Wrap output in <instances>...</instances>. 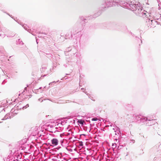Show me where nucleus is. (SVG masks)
I'll return each instance as SVG.
<instances>
[{"label":"nucleus","mask_w":161,"mask_h":161,"mask_svg":"<svg viewBox=\"0 0 161 161\" xmlns=\"http://www.w3.org/2000/svg\"><path fill=\"white\" fill-rule=\"evenodd\" d=\"M115 0L116 1L117 3L120 5H121L124 6L128 7L129 6L131 8L132 10L137 15L143 17H147L148 18V16L154 17L153 13L152 12L149 13L147 11L144 10L139 3L137 4H133L131 3L132 2L131 1V3H130L129 0Z\"/></svg>","instance_id":"obj_1"},{"label":"nucleus","mask_w":161,"mask_h":161,"mask_svg":"<svg viewBox=\"0 0 161 161\" xmlns=\"http://www.w3.org/2000/svg\"><path fill=\"white\" fill-rule=\"evenodd\" d=\"M19 106L20 107H19V106H15L14 108H13L11 110L10 113L11 114V115H12L13 116H14L17 114L18 109H20L21 108V107L22 109H26L29 107V105L28 104H27L25 106H23L22 107H21L20 106V105Z\"/></svg>","instance_id":"obj_2"},{"label":"nucleus","mask_w":161,"mask_h":161,"mask_svg":"<svg viewBox=\"0 0 161 161\" xmlns=\"http://www.w3.org/2000/svg\"><path fill=\"white\" fill-rule=\"evenodd\" d=\"M103 5V8H106L116 5L118 6V3H117V1L115 0V1H112L111 0H108L105 2Z\"/></svg>","instance_id":"obj_3"},{"label":"nucleus","mask_w":161,"mask_h":161,"mask_svg":"<svg viewBox=\"0 0 161 161\" xmlns=\"http://www.w3.org/2000/svg\"><path fill=\"white\" fill-rule=\"evenodd\" d=\"M51 142L52 144L51 145L52 146H55L58 145L59 141L56 138H54L52 139L51 140Z\"/></svg>","instance_id":"obj_4"},{"label":"nucleus","mask_w":161,"mask_h":161,"mask_svg":"<svg viewBox=\"0 0 161 161\" xmlns=\"http://www.w3.org/2000/svg\"><path fill=\"white\" fill-rule=\"evenodd\" d=\"M22 158L21 155H18L17 156H15L14 158H12L11 159V161H22L20 160Z\"/></svg>","instance_id":"obj_5"},{"label":"nucleus","mask_w":161,"mask_h":161,"mask_svg":"<svg viewBox=\"0 0 161 161\" xmlns=\"http://www.w3.org/2000/svg\"><path fill=\"white\" fill-rule=\"evenodd\" d=\"M136 119L137 120H140L141 122H144L145 121V120H146L147 119V118H141L140 116H137L136 117Z\"/></svg>","instance_id":"obj_6"},{"label":"nucleus","mask_w":161,"mask_h":161,"mask_svg":"<svg viewBox=\"0 0 161 161\" xmlns=\"http://www.w3.org/2000/svg\"><path fill=\"white\" fill-rule=\"evenodd\" d=\"M22 27L24 28L25 29V30L27 31L29 33H31L32 35H33V34L32 33V32H31V29H28L29 28V27L26 25L25 24H24L23 25H22Z\"/></svg>","instance_id":"obj_7"},{"label":"nucleus","mask_w":161,"mask_h":161,"mask_svg":"<svg viewBox=\"0 0 161 161\" xmlns=\"http://www.w3.org/2000/svg\"><path fill=\"white\" fill-rule=\"evenodd\" d=\"M6 30L3 29L2 30L0 31V35L2 37H4L5 36V33H6Z\"/></svg>","instance_id":"obj_8"},{"label":"nucleus","mask_w":161,"mask_h":161,"mask_svg":"<svg viewBox=\"0 0 161 161\" xmlns=\"http://www.w3.org/2000/svg\"><path fill=\"white\" fill-rule=\"evenodd\" d=\"M55 129H58L59 130H60V128L62 125L60 123L57 122L55 123Z\"/></svg>","instance_id":"obj_9"},{"label":"nucleus","mask_w":161,"mask_h":161,"mask_svg":"<svg viewBox=\"0 0 161 161\" xmlns=\"http://www.w3.org/2000/svg\"><path fill=\"white\" fill-rule=\"evenodd\" d=\"M13 117L12 115H11V113H8L7 114L4 116L3 120H6L8 118H11Z\"/></svg>","instance_id":"obj_10"},{"label":"nucleus","mask_w":161,"mask_h":161,"mask_svg":"<svg viewBox=\"0 0 161 161\" xmlns=\"http://www.w3.org/2000/svg\"><path fill=\"white\" fill-rule=\"evenodd\" d=\"M147 118V119L146 120H145V121H148V122L147 124H148V125L149 126L151 125H153L154 123H153V121H154V120L153 119H148Z\"/></svg>","instance_id":"obj_11"},{"label":"nucleus","mask_w":161,"mask_h":161,"mask_svg":"<svg viewBox=\"0 0 161 161\" xmlns=\"http://www.w3.org/2000/svg\"><path fill=\"white\" fill-rule=\"evenodd\" d=\"M83 130L86 131L87 132V133H89L90 132L91 129L89 128H88L86 126H84L83 127Z\"/></svg>","instance_id":"obj_12"},{"label":"nucleus","mask_w":161,"mask_h":161,"mask_svg":"<svg viewBox=\"0 0 161 161\" xmlns=\"http://www.w3.org/2000/svg\"><path fill=\"white\" fill-rule=\"evenodd\" d=\"M114 131L115 132V135H117V134H119V133H120L119 129L118 127H117L116 129V130H115Z\"/></svg>","instance_id":"obj_13"},{"label":"nucleus","mask_w":161,"mask_h":161,"mask_svg":"<svg viewBox=\"0 0 161 161\" xmlns=\"http://www.w3.org/2000/svg\"><path fill=\"white\" fill-rule=\"evenodd\" d=\"M78 122L81 125H83L84 123H85V121L82 120H78Z\"/></svg>","instance_id":"obj_14"},{"label":"nucleus","mask_w":161,"mask_h":161,"mask_svg":"<svg viewBox=\"0 0 161 161\" xmlns=\"http://www.w3.org/2000/svg\"><path fill=\"white\" fill-rule=\"evenodd\" d=\"M66 120H64L63 121H61V122L60 123L61 125L63 126L66 123Z\"/></svg>","instance_id":"obj_15"},{"label":"nucleus","mask_w":161,"mask_h":161,"mask_svg":"<svg viewBox=\"0 0 161 161\" xmlns=\"http://www.w3.org/2000/svg\"><path fill=\"white\" fill-rule=\"evenodd\" d=\"M116 144L115 143H112V147L114 149L116 147Z\"/></svg>","instance_id":"obj_16"},{"label":"nucleus","mask_w":161,"mask_h":161,"mask_svg":"<svg viewBox=\"0 0 161 161\" xmlns=\"http://www.w3.org/2000/svg\"><path fill=\"white\" fill-rule=\"evenodd\" d=\"M49 127H50L51 128H55V124H54L53 125H49L48 126Z\"/></svg>","instance_id":"obj_17"},{"label":"nucleus","mask_w":161,"mask_h":161,"mask_svg":"<svg viewBox=\"0 0 161 161\" xmlns=\"http://www.w3.org/2000/svg\"><path fill=\"white\" fill-rule=\"evenodd\" d=\"M47 69L45 67H42L41 70L42 72H44Z\"/></svg>","instance_id":"obj_18"},{"label":"nucleus","mask_w":161,"mask_h":161,"mask_svg":"<svg viewBox=\"0 0 161 161\" xmlns=\"http://www.w3.org/2000/svg\"><path fill=\"white\" fill-rule=\"evenodd\" d=\"M64 142L63 140H61L59 141V143L60 144L61 146H63V143Z\"/></svg>","instance_id":"obj_19"},{"label":"nucleus","mask_w":161,"mask_h":161,"mask_svg":"<svg viewBox=\"0 0 161 161\" xmlns=\"http://www.w3.org/2000/svg\"><path fill=\"white\" fill-rule=\"evenodd\" d=\"M21 42L22 43V44H23V42H22V41H21L20 40V39H19L18 40V41L17 42V44H20Z\"/></svg>","instance_id":"obj_20"},{"label":"nucleus","mask_w":161,"mask_h":161,"mask_svg":"<svg viewBox=\"0 0 161 161\" xmlns=\"http://www.w3.org/2000/svg\"><path fill=\"white\" fill-rule=\"evenodd\" d=\"M97 118H96V117L93 118L92 119V121H97Z\"/></svg>","instance_id":"obj_21"},{"label":"nucleus","mask_w":161,"mask_h":161,"mask_svg":"<svg viewBox=\"0 0 161 161\" xmlns=\"http://www.w3.org/2000/svg\"><path fill=\"white\" fill-rule=\"evenodd\" d=\"M80 19L81 20L84 22H85V20H86V19H84L83 17H81Z\"/></svg>","instance_id":"obj_22"},{"label":"nucleus","mask_w":161,"mask_h":161,"mask_svg":"<svg viewBox=\"0 0 161 161\" xmlns=\"http://www.w3.org/2000/svg\"><path fill=\"white\" fill-rule=\"evenodd\" d=\"M58 80L57 81V82H58ZM56 82H55V81H53V82H50V83L49 84V86H51V85H52V83H56Z\"/></svg>","instance_id":"obj_23"},{"label":"nucleus","mask_w":161,"mask_h":161,"mask_svg":"<svg viewBox=\"0 0 161 161\" xmlns=\"http://www.w3.org/2000/svg\"><path fill=\"white\" fill-rule=\"evenodd\" d=\"M38 132L36 130V133H34V134L32 133V135L33 136L35 135L36 134L38 133Z\"/></svg>","instance_id":"obj_24"},{"label":"nucleus","mask_w":161,"mask_h":161,"mask_svg":"<svg viewBox=\"0 0 161 161\" xmlns=\"http://www.w3.org/2000/svg\"><path fill=\"white\" fill-rule=\"evenodd\" d=\"M80 146H82L83 145V143L82 142H81L79 144Z\"/></svg>","instance_id":"obj_25"},{"label":"nucleus","mask_w":161,"mask_h":161,"mask_svg":"<svg viewBox=\"0 0 161 161\" xmlns=\"http://www.w3.org/2000/svg\"><path fill=\"white\" fill-rule=\"evenodd\" d=\"M150 21L152 23H153L154 22H156V21L155 20H150Z\"/></svg>","instance_id":"obj_26"},{"label":"nucleus","mask_w":161,"mask_h":161,"mask_svg":"<svg viewBox=\"0 0 161 161\" xmlns=\"http://www.w3.org/2000/svg\"><path fill=\"white\" fill-rule=\"evenodd\" d=\"M42 98H39L38 99V101H41V102H42L43 101V100L42 99Z\"/></svg>","instance_id":"obj_27"},{"label":"nucleus","mask_w":161,"mask_h":161,"mask_svg":"<svg viewBox=\"0 0 161 161\" xmlns=\"http://www.w3.org/2000/svg\"><path fill=\"white\" fill-rule=\"evenodd\" d=\"M47 74H45V75H42L41 76V77H44V76H46L47 75Z\"/></svg>","instance_id":"obj_28"},{"label":"nucleus","mask_w":161,"mask_h":161,"mask_svg":"<svg viewBox=\"0 0 161 161\" xmlns=\"http://www.w3.org/2000/svg\"><path fill=\"white\" fill-rule=\"evenodd\" d=\"M83 92H85V93H86L87 95H88V93H87V92H85V91H84Z\"/></svg>","instance_id":"obj_29"},{"label":"nucleus","mask_w":161,"mask_h":161,"mask_svg":"<svg viewBox=\"0 0 161 161\" xmlns=\"http://www.w3.org/2000/svg\"><path fill=\"white\" fill-rule=\"evenodd\" d=\"M131 141H132V142H133V143H134L135 142V140H131Z\"/></svg>","instance_id":"obj_30"},{"label":"nucleus","mask_w":161,"mask_h":161,"mask_svg":"<svg viewBox=\"0 0 161 161\" xmlns=\"http://www.w3.org/2000/svg\"><path fill=\"white\" fill-rule=\"evenodd\" d=\"M17 22H18L19 24H20V25H21V24L20 23V22H19V21H17Z\"/></svg>","instance_id":"obj_31"},{"label":"nucleus","mask_w":161,"mask_h":161,"mask_svg":"<svg viewBox=\"0 0 161 161\" xmlns=\"http://www.w3.org/2000/svg\"><path fill=\"white\" fill-rule=\"evenodd\" d=\"M27 89V88L26 87L25 88V90H26Z\"/></svg>","instance_id":"obj_32"},{"label":"nucleus","mask_w":161,"mask_h":161,"mask_svg":"<svg viewBox=\"0 0 161 161\" xmlns=\"http://www.w3.org/2000/svg\"><path fill=\"white\" fill-rule=\"evenodd\" d=\"M81 90H84V88H81Z\"/></svg>","instance_id":"obj_33"},{"label":"nucleus","mask_w":161,"mask_h":161,"mask_svg":"<svg viewBox=\"0 0 161 161\" xmlns=\"http://www.w3.org/2000/svg\"><path fill=\"white\" fill-rule=\"evenodd\" d=\"M41 88H42V87H40V88H39V89H41Z\"/></svg>","instance_id":"obj_34"},{"label":"nucleus","mask_w":161,"mask_h":161,"mask_svg":"<svg viewBox=\"0 0 161 161\" xmlns=\"http://www.w3.org/2000/svg\"><path fill=\"white\" fill-rule=\"evenodd\" d=\"M36 41L37 43H38V42H37V39H36Z\"/></svg>","instance_id":"obj_35"},{"label":"nucleus","mask_w":161,"mask_h":161,"mask_svg":"<svg viewBox=\"0 0 161 161\" xmlns=\"http://www.w3.org/2000/svg\"><path fill=\"white\" fill-rule=\"evenodd\" d=\"M72 34H71V37H72Z\"/></svg>","instance_id":"obj_36"},{"label":"nucleus","mask_w":161,"mask_h":161,"mask_svg":"<svg viewBox=\"0 0 161 161\" xmlns=\"http://www.w3.org/2000/svg\"><path fill=\"white\" fill-rule=\"evenodd\" d=\"M113 130H115L114 128H113Z\"/></svg>","instance_id":"obj_37"},{"label":"nucleus","mask_w":161,"mask_h":161,"mask_svg":"<svg viewBox=\"0 0 161 161\" xmlns=\"http://www.w3.org/2000/svg\"><path fill=\"white\" fill-rule=\"evenodd\" d=\"M51 101L52 102H54V101Z\"/></svg>","instance_id":"obj_38"},{"label":"nucleus","mask_w":161,"mask_h":161,"mask_svg":"<svg viewBox=\"0 0 161 161\" xmlns=\"http://www.w3.org/2000/svg\"><path fill=\"white\" fill-rule=\"evenodd\" d=\"M115 140H116V141H117L118 140L117 139H115Z\"/></svg>","instance_id":"obj_39"},{"label":"nucleus","mask_w":161,"mask_h":161,"mask_svg":"<svg viewBox=\"0 0 161 161\" xmlns=\"http://www.w3.org/2000/svg\"><path fill=\"white\" fill-rule=\"evenodd\" d=\"M46 87V86H44V88H45V87Z\"/></svg>","instance_id":"obj_40"},{"label":"nucleus","mask_w":161,"mask_h":161,"mask_svg":"<svg viewBox=\"0 0 161 161\" xmlns=\"http://www.w3.org/2000/svg\"><path fill=\"white\" fill-rule=\"evenodd\" d=\"M141 42L142 43V40H141Z\"/></svg>","instance_id":"obj_41"}]
</instances>
